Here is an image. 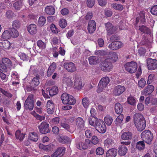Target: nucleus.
<instances>
[{
  "label": "nucleus",
  "mask_w": 157,
  "mask_h": 157,
  "mask_svg": "<svg viewBox=\"0 0 157 157\" xmlns=\"http://www.w3.org/2000/svg\"><path fill=\"white\" fill-rule=\"evenodd\" d=\"M38 135L36 132H33L29 133L28 136V139L29 140L36 142L38 140Z\"/></svg>",
  "instance_id": "obj_29"
},
{
  "label": "nucleus",
  "mask_w": 157,
  "mask_h": 157,
  "mask_svg": "<svg viewBox=\"0 0 157 157\" xmlns=\"http://www.w3.org/2000/svg\"><path fill=\"white\" fill-rule=\"evenodd\" d=\"M117 150L115 148L109 150L106 153V157H115L117 154Z\"/></svg>",
  "instance_id": "obj_30"
},
{
  "label": "nucleus",
  "mask_w": 157,
  "mask_h": 157,
  "mask_svg": "<svg viewBox=\"0 0 157 157\" xmlns=\"http://www.w3.org/2000/svg\"><path fill=\"white\" fill-rule=\"evenodd\" d=\"M100 67L101 70L104 72H109L112 69L113 67L112 63L105 59L100 63Z\"/></svg>",
  "instance_id": "obj_10"
},
{
  "label": "nucleus",
  "mask_w": 157,
  "mask_h": 157,
  "mask_svg": "<svg viewBox=\"0 0 157 157\" xmlns=\"http://www.w3.org/2000/svg\"><path fill=\"white\" fill-rule=\"evenodd\" d=\"M90 140L89 139H86L84 142H80L77 144V147L81 150L87 149L88 147L90 146Z\"/></svg>",
  "instance_id": "obj_17"
},
{
  "label": "nucleus",
  "mask_w": 157,
  "mask_h": 157,
  "mask_svg": "<svg viewBox=\"0 0 157 157\" xmlns=\"http://www.w3.org/2000/svg\"><path fill=\"white\" fill-rule=\"evenodd\" d=\"M59 26L62 28H65L67 25L66 20L63 18H61L59 20Z\"/></svg>",
  "instance_id": "obj_52"
},
{
  "label": "nucleus",
  "mask_w": 157,
  "mask_h": 157,
  "mask_svg": "<svg viewBox=\"0 0 157 157\" xmlns=\"http://www.w3.org/2000/svg\"><path fill=\"white\" fill-rule=\"evenodd\" d=\"M95 22L94 20H91L89 21L87 26V30L90 34L92 33L95 31L96 29Z\"/></svg>",
  "instance_id": "obj_21"
},
{
  "label": "nucleus",
  "mask_w": 157,
  "mask_h": 157,
  "mask_svg": "<svg viewBox=\"0 0 157 157\" xmlns=\"http://www.w3.org/2000/svg\"><path fill=\"white\" fill-rule=\"evenodd\" d=\"M25 133H21V131L19 130L16 131L15 133L16 138L17 139H19L20 141H22L25 137Z\"/></svg>",
  "instance_id": "obj_36"
},
{
  "label": "nucleus",
  "mask_w": 157,
  "mask_h": 157,
  "mask_svg": "<svg viewBox=\"0 0 157 157\" xmlns=\"http://www.w3.org/2000/svg\"><path fill=\"white\" fill-rule=\"evenodd\" d=\"M112 7L117 10L122 11L124 9V7L121 4L113 3L111 5Z\"/></svg>",
  "instance_id": "obj_46"
},
{
  "label": "nucleus",
  "mask_w": 157,
  "mask_h": 157,
  "mask_svg": "<svg viewBox=\"0 0 157 157\" xmlns=\"http://www.w3.org/2000/svg\"><path fill=\"white\" fill-rule=\"evenodd\" d=\"M50 29L52 32L54 33L57 34L59 32V29L54 24H52L51 25Z\"/></svg>",
  "instance_id": "obj_58"
},
{
  "label": "nucleus",
  "mask_w": 157,
  "mask_h": 157,
  "mask_svg": "<svg viewBox=\"0 0 157 157\" xmlns=\"http://www.w3.org/2000/svg\"><path fill=\"white\" fill-rule=\"evenodd\" d=\"M47 112L48 114H52L54 111V105L52 100H48L47 103Z\"/></svg>",
  "instance_id": "obj_22"
},
{
  "label": "nucleus",
  "mask_w": 157,
  "mask_h": 157,
  "mask_svg": "<svg viewBox=\"0 0 157 157\" xmlns=\"http://www.w3.org/2000/svg\"><path fill=\"white\" fill-rule=\"evenodd\" d=\"M34 97L33 94L29 95L26 100L24 104L25 108L26 109L32 110L34 108Z\"/></svg>",
  "instance_id": "obj_8"
},
{
  "label": "nucleus",
  "mask_w": 157,
  "mask_h": 157,
  "mask_svg": "<svg viewBox=\"0 0 157 157\" xmlns=\"http://www.w3.org/2000/svg\"><path fill=\"white\" fill-rule=\"evenodd\" d=\"M136 99L132 96L130 95L127 98V102L128 104L132 105H134L136 104Z\"/></svg>",
  "instance_id": "obj_40"
},
{
  "label": "nucleus",
  "mask_w": 157,
  "mask_h": 157,
  "mask_svg": "<svg viewBox=\"0 0 157 157\" xmlns=\"http://www.w3.org/2000/svg\"><path fill=\"white\" fill-rule=\"evenodd\" d=\"M45 12L46 13L50 15H52L55 13V9L52 6H46L45 9Z\"/></svg>",
  "instance_id": "obj_35"
},
{
  "label": "nucleus",
  "mask_w": 157,
  "mask_h": 157,
  "mask_svg": "<svg viewBox=\"0 0 157 157\" xmlns=\"http://www.w3.org/2000/svg\"><path fill=\"white\" fill-rule=\"evenodd\" d=\"M66 151V148L63 147H59L51 155L52 157H61L64 155Z\"/></svg>",
  "instance_id": "obj_19"
},
{
  "label": "nucleus",
  "mask_w": 157,
  "mask_h": 157,
  "mask_svg": "<svg viewBox=\"0 0 157 157\" xmlns=\"http://www.w3.org/2000/svg\"><path fill=\"white\" fill-rule=\"evenodd\" d=\"M49 124L47 122L43 121L38 126L40 132L42 134H46L50 132Z\"/></svg>",
  "instance_id": "obj_11"
},
{
  "label": "nucleus",
  "mask_w": 157,
  "mask_h": 157,
  "mask_svg": "<svg viewBox=\"0 0 157 157\" xmlns=\"http://www.w3.org/2000/svg\"><path fill=\"white\" fill-rule=\"evenodd\" d=\"M125 70L130 73H133L136 71L138 66L137 63L134 61L126 63L124 65Z\"/></svg>",
  "instance_id": "obj_9"
},
{
  "label": "nucleus",
  "mask_w": 157,
  "mask_h": 157,
  "mask_svg": "<svg viewBox=\"0 0 157 157\" xmlns=\"http://www.w3.org/2000/svg\"><path fill=\"white\" fill-rule=\"evenodd\" d=\"M21 23L19 21L15 20L13 21L12 26L13 28L18 29L20 27Z\"/></svg>",
  "instance_id": "obj_59"
},
{
  "label": "nucleus",
  "mask_w": 157,
  "mask_h": 157,
  "mask_svg": "<svg viewBox=\"0 0 157 157\" xmlns=\"http://www.w3.org/2000/svg\"><path fill=\"white\" fill-rule=\"evenodd\" d=\"M59 143L63 144H67L70 141V138L66 136H62L58 139Z\"/></svg>",
  "instance_id": "obj_43"
},
{
  "label": "nucleus",
  "mask_w": 157,
  "mask_h": 157,
  "mask_svg": "<svg viewBox=\"0 0 157 157\" xmlns=\"http://www.w3.org/2000/svg\"><path fill=\"white\" fill-rule=\"evenodd\" d=\"M100 120L98 119L95 117H90L88 119L90 124L93 126L95 127V128L97 125L98 122L99 121V120Z\"/></svg>",
  "instance_id": "obj_33"
},
{
  "label": "nucleus",
  "mask_w": 157,
  "mask_h": 157,
  "mask_svg": "<svg viewBox=\"0 0 157 157\" xmlns=\"http://www.w3.org/2000/svg\"><path fill=\"white\" fill-rule=\"evenodd\" d=\"M132 138V134L130 132H126L123 133L121 135V138L123 140H129Z\"/></svg>",
  "instance_id": "obj_27"
},
{
  "label": "nucleus",
  "mask_w": 157,
  "mask_h": 157,
  "mask_svg": "<svg viewBox=\"0 0 157 157\" xmlns=\"http://www.w3.org/2000/svg\"><path fill=\"white\" fill-rule=\"evenodd\" d=\"M110 81L109 78L107 76L103 77L100 80L97 90V92L100 93L103 91L104 89L106 87Z\"/></svg>",
  "instance_id": "obj_6"
},
{
  "label": "nucleus",
  "mask_w": 157,
  "mask_h": 157,
  "mask_svg": "<svg viewBox=\"0 0 157 157\" xmlns=\"http://www.w3.org/2000/svg\"><path fill=\"white\" fill-rule=\"evenodd\" d=\"M82 105L85 108H87L90 104L89 98L87 97H85L82 99Z\"/></svg>",
  "instance_id": "obj_50"
},
{
  "label": "nucleus",
  "mask_w": 157,
  "mask_h": 157,
  "mask_svg": "<svg viewBox=\"0 0 157 157\" xmlns=\"http://www.w3.org/2000/svg\"><path fill=\"white\" fill-rule=\"evenodd\" d=\"M75 124L76 127L78 129H81L84 127L85 122L82 117H78L76 118Z\"/></svg>",
  "instance_id": "obj_20"
},
{
  "label": "nucleus",
  "mask_w": 157,
  "mask_h": 157,
  "mask_svg": "<svg viewBox=\"0 0 157 157\" xmlns=\"http://www.w3.org/2000/svg\"><path fill=\"white\" fill-rule=\"evenodd\" d=\"M46 22V19L43 16L40 17L39 18L38 23L40 26H42L44 25Z\"/></svg>",
  "instance_id": "obj_56"
},
{
  "label": "nucleus",
  "mask_w": 157,
  "mask_h": 157,
  "mask_svg": "<svg viewBox=\"0 0 157 157\" xmlns=\"http://www.w3.org/2000/svg\"><path fill=\"white\" fill-rule=\"evenodd\" d=\"M124 115L123 114H120L119 115L116 119L115 124L117 125H119L121 124L123 120Z\"/></svg>",
  "instance_id": "obj_53"
},
{
  "label": "nucleus",
  "mask_w": 157,
  "mask_h": 157,
  "mask_svg": "<svg viewBox=\"0 0 157 157\" xmlns=\"http://www.w3.org/2000/svg\"><path fill=\"white\" fill-rule=\"evenodd\" d=\"M9 29L11 38H16L19 36V33L15 28H10Z\"/></svg>",
  "instance_id": "obj_37"
},
{
  "label": "nucleus",
  "mask_w": 157,
  "mask_h": 157,
  "mask_svg": "<svg viewBox=\"0 0 157 157\" xmlns=\"http://www.w3.org/2000/svg\"><path fill=\"white\" fill-rule=\"evenodd\" d=\"M105 123L108 126L111 125L113 121L112 117L109 115H107L104 118Z\"/></svg>",
  "instance_id": "obj_48"
},
{
  "label": "nucleus",
  "mask_w": 157,
  "mask_h": 157,
  "mask_svg": "<svg viewBox=\"0 0 157 157\" xmlns=\"http://www.w3.org/2000/svg\"><path fill=\"white\" fill-rule=\"evenodd\" d=\"M146 84V81L144 78H141L138 81V86L140 88H144Z\"/></svg>",
  "instance_id": "obj_49"
},
{
  "label": "nucleus",
  "mask_w": 157,
  "mask_h": 157,
  "mask_svg": "<svg viewBox=\"0 0 157 157\" xmlns=\"http://www.w3.org/2000/svg\"><path fill=\"white\" fill-rule=\"evenodd\" d=\"M73 82L71 80V77H64L63 79V83L65 86L67 87L71 86L73 84Z\"/></svg>",
  "instance_id": "obj_26"
},
{
  "label": "nucleus",
  "mask_w": 157,
  "mask_h": 157,
  "mask_svg": "<svg viewBox=\"0 0 157 157\" xmlns=\"http://www.w3.org/2000/svg\"><path fill=\"white\" fill-rule=\"evenodd\" d=\"M105 25L107 31V36L108 38V36H110L114 34L116 30L115 27L110 22L105 23Z\"/></svg>",
  "instance_id": "obj_12"
},
{
  "label": "nucleus",
  "mask_w": 157,
  "mask_h": 157,
  "mask_svg": "<svg viewBox=\"0 0 157 157\" xmlns=\"http://www.w3.org/2000/svg\"><path fill=\"white\" fill-rule=\"evenodd\" d=\"M64 67L69 72H73L76 71V67L75 65L72 62H66L64 64Z\"/></svg>",
  "instance_id": "obj_18"
},
{
  "label": "nucleus",
  "mask_w": 157,
  "mask_h": 157,
  "mask_svg": "<svg viewBox=\"0 0 157 157\" xmlns=\"http://www.w3.org/2000/svg\"><path fill=\"white\" fill-rule=\"evenodd\" d=\"M37 27L34 24H30L27 26V30L32 35H34L37 32Z\"/></svg>",
  "instance_id": "obj_24"
},
{
  "label": "nucleus",
  "mask_w": 157,
  "mask_h": 157,
  "mask_svg": "<svg viewBox=\"0 0 157 157\" xmlns=\"http://www.w3.org/2000/svg\"><path fill=\"white\" fill-rule=\"evenodd\" d=\"M154 87L152 85H148L143 90L142 94L144 95H147L151 94L154 91Z\"/></svg>",
  "instance_id": "obj_23"
},
{
  "label": "nucleus",
  "mask_w": 157,
  "mask_h": 157,
  "mask_svg": "<svg viewBox=\"0 0 157 157\" xmlns=\"http://www.w3.org/2000/svg\"><path fill=\"white\" fill-rule=\"evenodd\" d=\"M121 145L119 146L118 147V154L121 156L125 155L128 151V149L126 146L130 145L131 144V142L128 141H121Z\"/></svg>",
  "instance_id": "obj_7"
},
{
  "label": "nucleus",
  "mask_w": 157,
  "mask_h": 157,
  "mask_svg": "<svg viewBox=\"0 0 157 157\" xmlns=\"http://www.w3.org/2000/svg\"><path fill=\"white\" fill-rule=\"evenodd\" d=\"M40 75L39 74L36 75V76L32 79L31 85L33 88H35L38 86L40 83L39 79Z\"/></svg>",
  "instance_id": "obj_28"
},
{
  "label": "nucleus",
  "mask_w": 157,
  "mask_h": 157,
  "mask_svg": "<svg viewBox=\"0 0 157 157\" xmlns=\"http://www.w3.org/2000/svg\"><path fill=\"white\" fill-rule=\"evenodd\" d=\"M58 91V87L56 86H53L49 91V94L51 96H53L56 94Z\"/></svg>",
  "instance_id": "obj_44"
},
{
  "label": "nucleus",
  "mask_w": 157,
  "mask_h": 157,
  "mask_svg": "<svg viewBox=\"0 0 157 157\" xmlns=\"http://www.w3.org/2000/svg\"><path fill=\"white\" fill-rule=\"evenodd\" d=\"M115 110L116 113L117 114H121L123 111V107L121 105L117 102L115 105Z\"/></svg>",
  "instance_id": "obj_38"
},
{
  "label": "nucleus",
  "mask_w": 157,
  "mask_h": 157,
  "mask_svg": "<svg viewBox=\"0 0 157 157\" xmlns=\"http://www.w3.org/2000/svg\"><path fill=\"white\" fill-rule=\"evenodd\" d=\"M68 119L63 118L62 119L60 122V125L64 129L68 130L70 128V126L67 124Z\"/></svg>",
  "instance_id": "obj_41"
},
{
  "label": "nucleus",
  "mask_w": 157,
  "mask_h": 157,
  "mask_svg": "<svg viewBox=\"0 0 157 157\" xmlns=\"http://www.w3.org/2000/svg\"><path fill=\"white\" fill-rule=\"evenodd\" d=\"M145 144L144 141H140L138 142L136 144V148L139 151H142L144 149Z\"/></svg>",
  "instance_id": "obj_39"
},
{
  "label": "nucleus",
  "mask_w": 157,
  "mask_h": 157,
  "mask_svg": "<svg viewBox=\"0 0 157 157\" xmlns=\"http://www.w3.org/2000/svg\"><path fill=\"white\" fill-rule=\"evenodd\" d=\"M147 67L148 70H152L157 68V60L151 58L147 59Z\"/></svg>",
  "instance_id": "obj_15"
},
{
  "label": "nucleus",
  "mask_w": 157,
  "mask_h": 157,
  "mask_svg": "<svg viewBox=\"0 0 157 157\" xmlns=\"http://www.w3.org/2000/svg\"><path fill=\"white\" fill-rule=\"evenodd\" d=\"M37 45L40 48L42 49L46 48V44L41 40H39L37 41Z\"/></svg>",
  "instance_id": "obj_57"
},
{
  "label": "nucleus",
  "mask_w": 157,
  "mask_h": 157,
  "mask_svg": "<svg viewBox=\"0 0 157 157\" xmlns=\"http://www.w3.org/2000/svg\"><path fill=\"white\" fill-rule=\"evenodd\" d=\"M12 66L11 60L7 58H3L2 63L0 64V70L2 72H6L8 68H10Z\"/></svg>",
  "instance_id": "obj_5"
},
{
  "label": "nucleus",
  "mask_w": 157,
  "mask_h": 157,
  "mask_svg": "<svg viewBox=\"0 0 157 157\" xmlns=\"http://www.w3.org/2000/svg\"><path fill=\"white\" fill-rule=\"evenodd\" d=\"M125 86L121 85H118L114 87L113 94L115 96H118L122 94L126 90Z\"/></svg>",
  "instance_id": "obj_16"
},
{
  "label": "nucleus",
  "mask_w": 157,
  "mask_h": 157,
  "mask_svg": "<svg viewBox=\"0 0 157 157\" xmlns=\"http://www.w3.org/2000/svg\"><path fill=\"white\" fill-rule=\"evenodd\" d=\"M108 58L114 62H116L118 59V55L117 53L114 52H110L108 54Z\"/></svg>",
  "instance_id": "obj_32"
},
{
  "label": "nucleus",
  "mask_w": 157,
  "mask_h": 157,
  "mask_svg": "<svg viewBox=\"0 0 157 157\" xmlns=\"http://www.w3.org/2000/svg\"><path fill=\"white\" fill-rule=\"evenodd\" d=\"M61 99L63 103L64 104H67L70 105H74L76 102V100L72 95L67 94L63 93Z\"/></svg>",
  "instance_id": "obj_4"
},
{
  "label": "nucleus",
  "mask_w": 157,
  "mask_h": 157,
  "mask_svg": "<svg viewBox=\"0 0 157 157\" xmlns=\"http://www.w3.org/2000/svg\"><path fill=\"white\" fill-rule=\"evenodd\" d=\"M133 121L138 131H142L145 129L146 126V121L142 114L136 113L134 114Z\"/></svg>",
  "instance_id": "obj_1"
},
{
  "label": "nucleus",
  "mask_w": 157,
  "mask_h": 157,
  "mask_svg": "<svg viewBox=\"0 0 157 157\" xmlns=\"http://www.w3.org/2000/svg\"><path fill=\"white\" fill-rule=\"evenodd\" d=\"M156 75V74L155 73H152L149 75L147 81V84H150L155 79Z\"/></svg>",
  "instance_id": "obj_42"
},
{
  "label": "nucleus",
  "mask_w": 157,
  "mask_h": 157,
  "mask_svg": "<svg viewBox=\"0 0 157 157\" xmlns=\"http://www.w3.org/2000/svg\"><path fill=\"white\" fill-rule=\"evenodd\" d=\"M6 16L9 19H11L15 16V14L11 10H8L6 13Z\"/></svg>",
  "instance_id": "obj_54"
},
{
  "label": "nucleus",
  "mask_w": 157,
  "mask_h": 157,
  "mask_svg": "<svg viewBox=\"0 0 157 157\" xmlns=\"http://www.w3.org/2000/svg\"><path fill=\"white\" fill-rule=\"evenodd\" d=\"M96 151L97 155H101L104 153V150L102 147H98L96 149Z\"/></svg>",
  "instance_id": "obj_62"
},
{
  "label": "nucleus",
  "mask_w": 157,
  "mask_h": 157,
  "mask_svg": "<svg viewBox=\"0 0 157 157\" xmlns=\"http://www.w3.org/2000/svg\"><path fill=\"white\" fill-rule=\"evenodd\" d=\"M73 78L74 88L78 90L81 89L83 86L82 79L76 76H75Z\"/></svg>",
  "instance_id": "obj_13"
},
{
  "label": "nucleus",
  "mask_w": 157,
  "mask_h": 157,
  "mask_svg": "<svg viewBox=\"0 0 157 157\" xmlns=\"http://www.w3.org/2000/svg\"><path fill=\"white\" fill-rule=\"evenodd\" d=\"M116 35H113L110 38V40L112 42L109 44L108 48L112 50H116L121 48L123 46V44L121 41H116L118 40V37H116Z\"/></svg>",
  "instance_id": "obj_2"
},
{
  "label": "nucleus",
  "mask_w": 157,
  "mask_h": 157,
  "mask_svg": "<svg viewBox=\"0 0 157 157\" xmlns=\"http://www.w3.org/2000/svg\"><path fill=\"white\" fill-rule=\"evenodd\" d=\"M10 34V33L9 29L8 30H6L3 33L2 37V38L5 39H8L11 38Z\"/></svg>",
  "instance_id": "obj_47"
},
{
  "label": "nucleus",
  "mask_w": 157,
  "mask_h": 157,
  "mask_svg": "<svg viewBox=\"0 0 157 157\" xmlns=\"http://www.w3.org/2000/svg\"><path fill=\"white\" fill-rule=\"evenodd\" d=\"M93 16V13L92 12L90 11L87 13L84 19L86 20H90L92 18Z\"/></svg>",
  "instance_id": "obj_64"
},
{
  "label": "nucleus",
  "mask_w": 157,
  "mask_h": 157,
  "mask_svg": "<svg viewBox=\"0 0 157 157\" xmlns=\"http://www.w3.org/2000/svg\"><path fill=\"white\" fill-rule=\"evenodd\" d=\"M95 127L96 130L100 133H104L106 131V127L104 121L101 120H99Z\"/></svg>",
  "instance_id": "obj_14"
},
{
  "label": "nucleus",
  "mask_w": 157,
  "mask_h": 157,
  "mask_svg": "<svg viewBox=\"0 0 157 157\" xmlns=\"http://www.w3.org/2000/svg\"><path fill=\"white\" fill-rule=\"evenodd\" d=\"M14 8L17 10H19L22 7V2L21 1H17L13 4Z\"/></svg>",
  "instance_id": "obj_55"
},
{
  "label": "nucleus",
  "mask_w": 157,
  "mask_h": 157,
  "mask_svg": "<svg viewBox=\"0 0 157 157\" xmlns=\"http://www.w3.org/2000/svg\"><path fill=\"white\" fill-rule=\"evenodd\" d=\"M151 13L154 15H157V5L152 6L150 10Z\"/></svg>",
  "instance_id": "obj_60"
},
{
  "label": "nucleus",
  "mask_w": 157,
  "mask_h": 157,
  "mask_svg": "<svg viewBox=\"0 0 157 157\" xmlns=\"http://www.w3.org/2000/svg\"><path fill=\"white\" fill-rule=\"evenodd\" d=\"M141 137L145 142L149 145L152 144L153 138V133L149 130H145L143 131L141 135Z\"/></svg>",
  "instance_id": "obj_3"
},
{
  "label": "nucleus",
  "mask_w": 157,
  "mask_h": 157,
  "mask_svg": "<svg viewBox=\"0 0 157 157\" xmlns=\"http://www.w3.org/2000/svg\"><path fill=\"white\" fill-rule=\"evenodd\" d=\"M140 30L144 33L148 34L149 31V29L146 26L144 25L139 26Z\"/></svg>",
  "instance_id": "obj_51"
},
{
  "label": "nucleus",
  "mask_w": 157,
  "mask_h": 157,
  "mask_svg": "<svg viewBox=\"0 0 157 157\" xmlns=\"http://www.w3.org/2000/svg\"><path fill=\"white\" fill-rule=\"evenodd\" d=\"M1 47L4 50L8 49L10 46V43L7 40L1 42Z\"/></svg>",
  "instance_id": "obj_45"
},
{
  "label": "nucleus",
  "mask_w": 157,
  "mask_h": 157,
  "mask_svg": "<svg viewBox=\"0 0 157 157\" xmlns=\"http://www.w3.org/2000/svg\"><path fill=\"white\" fill-rule=\"evenodd\" d=\"M99 139L96 136H92L91 143L94 144L95 145L99 142Z\"/></svg>",
  "instance_id": "obj_63"
},
{
  "label": "nucleus",
  "mask_w": 157,
  "mask_h": 157,
  "mask_svg": "<svg viewBox=\"0 0 157 157\" xmlns=\"http://www.w3.org/2000/svg\"><path fill=\"white\" fill-rule=\"evenodd\" d=\"M19 56L20 59L23 61L27 60L29 59L28 56L24 53L22 52L20 53Z\"/></svg>",
  "instance_id": "obj_61"
},
{
  "label": "nucleus",
  "mask_w": 157,
  "mask_h": 157,
  "mask_svg": "<svg viewBox=\"0 0 157 157\" xmlns=\"http://www.w3.org/2000/svg\"><path fill=\"white\" fill-rule=\"evenodd\" d=\"M114 143V140L113 139L108 138L104 142L105 146L107 148H111Z\"/></svg>",
  "instance_id": "obj_34"
},
{
  "label": "nucleus",
  "mask_w": 157,
  "mask_h": 157,
  "mask_svg": "<svg viewBox=\"0 0 157 157\" xmlns=\"http://www.w3.org/2000/svg\"><path fill=\"white\" fill-rule=\"evenodd\" d=\"M88 59L90 64L91 65H96L99 63V59L97 56H90L88 58Z\"/></svg>",
  "instance_id": "obj_25"
},
{
  "label": "nucleus",
  "mask_w": 157,
  "mask_h": 157,
  "mask_svg": "<svg viewBox=\"0 0 157 157\" xmlns=\"http://www.w3.org/2000/svg\"><path fill=\"white\" fill-rule=\"evenodd\" d=\"M53 145L50 144L48 145H45L43 144H39V147L40 149H43L46 151H49L52 150Z\"/></svg>",
  "instance_id": "obj_31"
}]
</instances>
